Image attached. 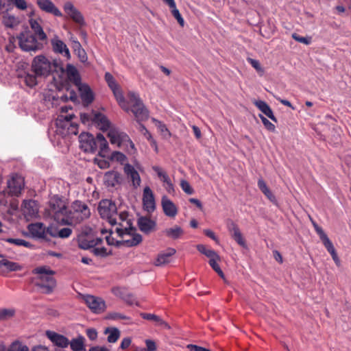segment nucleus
I'll list each match as a JSON object with an SVG mask.
<instances>
[{"label": "nucleus", "instance_id": "obj_62", "mask_svg": "<svg viewBox=\"0 0 351 351\" xmlns=\"http://www.w3.org/2000/svg\"><path fill=\"white\" fill-rule=\"evenodd\" d=\"M145 344L147 348H143L141 351H155L157 348L156 343L153 340L146 339Z\"/></svg>", "mask_w": 351, "mask_h": 351}, {"label": "nucleus", "instance_id": "obj_57", "mask_svg": "<svg viewBox=\"0 0 351 351\" xmlns=\"http://www.w3.org/2000/svg\"><path fill=\"white\" fill-rule=\"evenodd\" d=\"M182 189L188 195H192L194 193L193 189L191 186L189 182L186 180H182L180 182Z\"/></svg>", "mask_w": 351, "mask_h": 351}, {"label": "nucleus", "instance_id": "obj_9", "mask_svg": "<svg viewBox=\"0 0 351 351\" xmlns=\"http://www.w3.org/2000/svg\"><path fill=\"white\" fill-rule=\"evenodd\" d=\"M97 210L102 219L110 217V215L117 213V207L115 203L108 199H101L99 203Z\"/></svg>", "mask_w": 351, "mask_h": 351}, {"label": "nucleus", "instance_id": "obj_54", "mask_svg": "<svg viewBox=\"0 0 351 351\" xmlns=\"http://www.w3.org/2000/svg\"><path fill=\"white\" fill-rule=\"evenodd\" d=\"M107 318L109 319H112V320H117V319L129 320V319H130V317H128L123 314H121L120 313H117V312H112V313H108Z\"/></svg>", "mask_w": 351, "mask_h": 351}, {"label": "nucleus", "instance_id": "obj_31", "mask_svg": "<svg viewBox=\"0 0 351 351\" xmlns=\"http://www.w3.org/2000/svg\"><path fill=\"white\" fill-rule=\"evenodd\" d=\"M34 32L33 34L37 38V40L43 43H46L47 37L46 34L44 32L43 27L40 23H29Z\"/></svg>", "mask_w": 351, "mask_h": 351}, {"label": "nucleus", "instance_id": "obj_40", "mask_svg": "<svg viewBox=\"0 0 351 351\" xmlns=\"http://www.w3.org/2000/svg\"><path fill=\"white\" fill-rule=\"evenodd\" d=\"M197 250L201 254L205 255L206 256H207L210 259L213 258L215 257L217 258H219V255L217 254V253L215 250H210V249H207L206 247L204 245H202V244L197 245Z\"/></svg>", "mask_w": 351, "mask_h": 351}, {"label": "nucleus", "instance_id": "obj_2", "mask_svg": "<svg viewBox=\"0 0 351 351\" xmlns=\"http://www.w3.org/2000/svg\"><path fill=\"white\" fill-rule=\"evenodd\" d=\"M48 204L47 212L54 221L61 225L70 224L66 219L69 217V209L62 196L58 195L52 196Z\"/></svg>", "mask_w": 351, "mask_h": 351}, {"label": "nucleus", "instance_id": "obj_44", "mask_svg": "<svg viewBox=\"0 0 351 351\" xmlns=\"http://www.w3.org/2000/svg\"><path fill=\"white\" fill-rule=\"evenodd\" d=\"M108 158L112 161H117V162L121 163V165H123V162L125 160H127L126 156L124 154H123L122 152H119V151H114V152H112L108 156Z\"/></svg>", "mask_w": 351, "mask_h": 351}, {"label": "nucleus", "instance_id": "obj_14", "mask_svg": "<svg viewBox=\"0 0 351 351\" xmlns=\"http://www.w3.org/2000/svg\"><path fill=\"white\" fill-rule=\"evenodd\" d=\"M46 335L55 346L60 348H66L69 345V340L62 335L53 331L47 330L46 332Z\"/></svg>", "mask_w": 351, "mask_h": 351}, {"label": "nucleus", "instance_id": "obj_26", "mask_svg": "<svg viewBox=\"0 0 351 351\" xmlns=\"http://www.w3.org/2000/svg\"><path fill=\"white\" fill-rule=\"evenodd\" d=\"M176 252V250L174 248H168L165 252L160 253L158 255L157 258L154 262V265L159 267L169 263L170 262L171 256L174 255Z\"/></svg>", "mask_w": 351, "mask_h": 351}, {"label": "nucleus", "instance_id": "obj_39", "mask_svg": "<svg viewBox=\"0 0 351 351\" xmlns=\"http://www.w3.org/2000/svg\"><path fill=\"white\" fill-rule=\"evenodd\" d=\"M36 74H29L24 72L23 74H19V77H24L25 84L29 87H34L37 84Z\"/></svg>", "mask_w": 351, "mask_h": 351}, {"label": "nucleus", "instance_id": "obj_6", "mask_svg": "<svg viewBox=\"0 0 351 351\" xmlns=\"http://www.w3.org/2000/svg\"><path fill=\"white\" fill-rule=\"evenodd\" d=\"M32 67L34 73L38 76H47L51 73V62L43 55L34 58Z\"/></svg>", "mask_w": 351, "mask_h": 351}, {"label": "nucleus", "instance_id": "obj_60", "mask_svg": "<svg viewBox=\"0 0 351 351\" xmlns=\"http://www.w3.org/2000/svg\"><path fill=\"white\" fill-rule=\"evenodd\" d=\"M322 243L331 256L337 252L332 243L329 239V238L324 241Z\"/></svg>", "mask_w": 351, "mask_h": 351}, {"label": "nucleus", "instance_id": "obj_27", "mask_svg": "<svg viewBox=\"0 0 351 351\" xmlns=\"http://www.w3.org/2000/svg\"><path fill=\"white\" fill-rule=\"evenodd\" d=\"M254 104L271 120L276 123L278 122L271 107L265 101L257 100L254 102Z\"/></svg>", "mask_w": 351, "mask_h": 351}, {"label": "nucleus", "instance_id": "obj_52", "mask_svg": "<svg viewBox=\"0 0 351 351\" xmlns=\"http://www.w3.org/2000/svg\"><path fill=\"white\" fill-rule=\"evenodd\" d=\"M259 117L261 119L263 124L267 130L270 132H275L276 127L272 123H271L266 117H265L262 114H259Z\"/></svg>", "mask_w": 351, "mask_h": 351}, {"label": "nucleus", "instance_id": "obj_43", "mask_svg": "<svg viewBox=\"0 0 351 351\" xmlns=\"http://www.w3.org/2000/svg\"><path fill=\"white\" fill-rule=\"evenodd\" d=\"M152 121L155 123L156 126L165 138H169L171 136V134L164 123L155 118H152Z\"/></svg>", "mask_w": 351, "mask_h": 351}, {"label": "nucleus", "instance_id": "obj_45", "mask_svg": "<svg viewBox=\"0 0 351 351\" xmlns=\"http://www.w3.org/2000/svg\"><path fill=\"white\" fill-rule=\"evenodd\" d=\"M108 137L110 139V141L112 144H117L119 146V139L118 138L119 135V129L116 128H112L108 130Z\"/></svg>", "mask_w": 351, "mask_h": 351}, {"label": "nucleus", "instance_id": "obj_29", "mask_svg": "<svg viewBox=\"0 0 351 351\" xmlns=\"http://www.w3.org/2000/svg\"><path fill=\"white\" fill-rule=\"evenodd\" d=\"M51 45L54 52L59 53H62L64 52L65 56L67 58V59L71 58L69 50L63 41L56 38L52 39Z\"/></svg>", "mask_w": 351, "mask_h": 351}, {"label": "nucleus", "instance_id": "obj_15", "mask_svg": "<svg viewBox=\"0 0 351 351\" xmlns=\"http://www.w3.org/2000/svg\"><path fill=\"white\" fill-rule=\"evenodd\" d=\"M27 229L33 237L42 239L46 241H50V239H49L45 234L46 228L44 226L43 223L29 224Z\"/></svg>", "mask_w": 351, "mask_h": 351}, {"label": "nucleus", "instance_id": "obj_25", "mask_svg": "<svg viewBox=\"0 0 351 351\" xmlns=\"http://www.w3.org/2000/svg\"><path fill=\"white\" fill-rule=\"evenodd\" d=\"M38 7L43 11L54 16H61L60 11L55 6L51 0H37Z\"/></svg>", "mask_w": 351, "mask_h": 351}, {"label": "nucleus", "instance_id": "obj_21", "mask_svg": "<svg viewBox=\"0 0 351 351\" xmlns=\"http://www.w3.org/2000/svg\"><path fill=\"white\" fill-rule=\"evenodd\" d=\"M92 122L97 125L103 132L108 131L110 129V121L107 117L101 112H95L93 117Z\"/></svg>", "mask_w": 351, "mask_h": 351}, {"label": "nucleus", "instance_id": "obj_36", "mask_svg": "<svg viewBox=\"0 0 351 351\" xmlns=\"http://www.w3.org/2000/svg\"><path fill=\"white\" fill-rule=\"evenodd\" d=\"M73 48L75 53L79 57L80 61L82 62H85L88 59L87 55L84 49L82 47V45L80 43V42L74 41L73 43Z\"/></svg>", "mask_w": 351, "mask_h": 351}, {"label": "nucleus", "instance_id": "obj_4", "mask_svg": "<svg viewBox=\"0 0 351 351\" xmlns=\"http://www.w3.org/2000/svg\"><path fill=\"white\" fill-rule=\"evenodd\" d=\"M129 101L132 104L131 111L134 114L136 121L141 122L149 117V111L144 106L139 95L134 92L130 91L128 94Z\"/></svg>", "mask_w": 351, "mask_h": 351}, {"label": "nucleus", "instance_id": "obj_38", "mask_svg": "<svg viewBox=\"0 0 351 351\" xmlns=\"http://www.w3.org/2000/svg\"><path fill=\"white\" fill-rule=\"evenodd\" d=\"M113 93V95L119 104V105L122 108H124L125 106V99L123 96V91L121 88H120L119 85L114 88V89L111 90Z\"/></svg>", "mask_w": 351, "mask_h": 351}, {"label": "nucleus", "instance_id": "obj_56", "mask_svg": "<svg viewBox=\"0 0 351 351\" xmlns=\"http://www.w3.org/2000/svg\"><path fill=\"white\" fill-rule=\"evenodd\" d=\"M62 88L65 89L66 91H69V100L73 102H76L77 101V97L76 93L74 90L70 89V85L69 84H62Z\"/></svg>", "mask_w": 351, "mask_h": 351}, {"label": "nucleus", "instance_id": "obj_37", "mask_svg": "<svg viewBox=\"0 0 351 351\" xmlns=\"http://www.w3.org/2000/svg\"><path fill=\"white\" fill-rule=\"evenodd\" d=\"M141 317L144 319L154 321L160 326H165L166 327L169 328L168 324L166 322H165L164 320H162L160 318V317H159L156 315L152 314V313H141Z\"/></svg>", "mask_w": 351, "mask_h": 351}, {"label": "nucleus", "instance_id": "obj_64", "mask_svg": "<svg viewBox=\"0 0 351 351\" xmlns=\"http://www.w3.org/2000/svg\"><path fill=\"white\" fill-rule=\"evenodd\" d=\"M186 347L190 351H210V350H208L207 348H203V347H201V346H199L197 345H194V344H189V345H187Z\"/></svg>", "mask_w": 351, "mask_h": 351}, {"label": "nucleus", "instance_id": "obj_22", "mask_svg": "<svg viewBox=\"0 0 351 351\" xmlns=\"http://www.w3.org/2000/svg\"><path fill=\"white\" fill-rule=\"evenodd\" d=\"M69 81L71 82L76 86L80 85L82 79L80 74L76 67L71 64H67L65 71Z\"/></svg>", "mask_w": 351, "mask_h": 351}, {"label": "nucleus", "instance_id": "obj_47", "mask_svg": "<svg viewBox=\"0 0 351 351\" xmlns=\"http://www.w3.org/2000/svg\"><path fill=\"white\" fill-rule=\"evenodd\" d=\"M51 62V73L53 72H60V73H64L65 69L63 67V62L62 61L58 58V59H53Z\"/></svg>", "mask_w": 351, "mask_h": 351}, {"label": "nucleus", "instance_id": "obj_33", "mask_svg": "<svg viewBox=\"0 0 351 351\" xmlns=\"http://www.w3.org/2000/svg\"><path fill=\"white\" fill-rule=\"evenodd\" d=\"M165 232L167 237L176 240L182 236L184 230L181 227L175 226L173 228L166 229Z\"/></svg>", "mask_w": 351, "mask_h": 351}, {"label": "nucleus", "instance_id": "obj_53", "mask_svg": "<svg viewBox=\"0 0 351 351\" xmlns=\"http://www.w3.org/2000/svg\"><path fill=\"white\" fill-rule=\"evenodd\" d=\"M291 36H292L293 39H294L295 40H296L299 43L305 44L306 45L311 44V37H303L296 33L292 34Z\"/></svg>", "mask_w": 351, "mask_h": 351}, {"label": "nucleus", "instance_id": "obj_32", "mask_svg": "<svg viewBox=\"0 0 351 351\" xmlns=\"http://www.w3.org/2000/svg\"><path fill=\"white\" fill-rule=\"evenodd\" d=\"M85 339L83 336L79 335L77 338L69 341L71 349L73 351H86L84 347Z\"/></svg>", "mask_w": 351, "mask_h": 351}, {"label": "nucleus", "instance_id": "obj_59", "mask_svg": "<svg viewBox=\"0 0 351 351\" xmlns=\"http://www.w3.org/2000/svg\"><path fill=\"white\" fill-rule=\"evenodd\" d=\"M8 1L19 10H24L27 8L25 0H8Z\"/></svg>", "mask_w": 351, "mask_h": 351}, {"label": "nucleus", "instance_id": "obj_24", "mask_svg": "<svg viewBox=\"0 0 351 351\" xmlns=\"http://www.w3.org/2000/svg\"><path fill=\"white\" fill-rule=\"evenodd\" d=\"M112 292L114 295L121 298L129 305H132L135 302V298L134 295L129 293L125 288L114 287L112 289Z\"/></svg>", "mask_w": 351, "mask_h": 351}, {"label": "nucleus", "instance_id": "obj_7", "mask_svg": "<svg viewBox=\"0 0 351 351\" xmlns=\"http://www.w3.org/2000/svg\"><path fill=\"white\" fill-rule=\"evenodd\" d=\"M80 148L85 153L95 154L97 151V136L89 132H82L79 135Z\"/></svg>", "mask_w": 351, "mask_h": 351}, {"label": "nucleus", "instance_id": "obj_20", "mask_svg": "<svg viewBox=\"0 0 351 351\" xmlns=\"http://www.w3.org/2000/svg\"><path fill=\"white\" fill-rule=\"evenodd\" d=\"M97 149L99 148L98 156L101 158H108L110 148L108 141L101 133L97 134Z\"/></svg>", "mask_w": 351, "mask_h": 351}, {"label": "nucleus", "instance_id": "obj_34", "mask_svg": "<svg viewBox=\"0 0 351 351\" xmlns=\"http://www.w3.org/2000/svg\"><path fill=\"white\" fill-rule=\"evenodd\" d=\"M152 169L154 172L156 173L157 176L161 180V181L165 183L168 186H172V182L169 176L165 171L162 170L161 167L158 166H152Z\"/></svg>", "mask_w": 351, "mask_h": 351}, {"label": "nucleus", "instance_id": "obj_63", "mask_svg": "<svg viewBox=\"0 0 351 351\" xmlns=\"http://www.w3.org/2000/svg\"><path fill=\"white\" fill-rule=\"evenodd\" d=\"M86 333L88 339L91 341H94L97 338V331L93 328H88Z\"/></svg>", "mask_w": 351, "mask_h": 351}, {"label": "nucleus", "instance_id": "obj_50", "mask_svg": "<svg viewBox=\"0 0 351 351\" xmlns=\"http://www.w3.org/2000/svg\"><path fill=\"white\" fill-rule=\"evenodd\" d=\"M8 351H29L27 346L23 345L19 341L13 342Z\"/></svg>", "mask_w": 351, "mask_h": 351}, {"label": "nucleus", "instance_id": "obj_12", "mask_svg": "<svg viewBox=\"0 0 351 351\" xmlns=\"http://www.w3.org/2000/svg\"><path fill=\"white\" fill-rule=\"evenodd\" d=\"M139 230L145 234H149L156 229V222L149 217L141 216L137 219Z\"/></svg>", "mask_w": 351, "mask_h": 351}, {"label": "nucleus", "instance_id": "obj_10", "mask_svg": "<svg viewBox=\"0 0 351 351\" xmlns=\"http://www.w3.org/2000/svg\"><path fill=\"white\" fill-rule=\"evenodd\" d=\"M84 301L87 306L95 313H101L106 309L105 301L101 298L86 295L84 296Z\"/></svg>", "mask_w": 351, "mask_h": 351}, {"label": "nucleus", "instance_id": "obj_42", "mask_svg": "<svg viewBox=\"0 0 351 351\" xmlns=\"http://www.w3.org/2000/svg\"><path fill=\"white\" fill-rule=\"evenodd\" d=\"M132 238L131 239L123 240V244L125 246L131 247L134 246H136L140 244L143 241L142 236L138 233H135L133 235H131Z\"/></svg>", "mask_w": 351, "mask_h": 351}, {"label": "nucleus", "instance_id": "obj_55", "mask_svg": "<svg viewBox=\"0 0 351 351\" xmlns=\"http://www.w3.org/2000/svg\"><path fill=\"white\" fill-rule=\"evenodd\" d=\"M73 232V230L70 228H63L59 230L58 232V237L61 239H66L69 238Z\"/></svg>", "mask_w": 351, "mask_h": 351}, {"label": "nucleus", "instance_id": "obj_41", "mask_svg": "<svg viewBox=\"0 0 351 351\" xmlns=\"http://www.w3.org/2000/svg\"><path fill=\"white\" fill-rule=\"evenodd\" d=\"M78 247L83 250L93 249L92 239H88L86 236H80L77 239Z\"/></svg>", "mask_w": 351, "mask_h": 351}, {"label": "nucleus", "instance_id": "obj_5", "mask_svg": "<svg viewBox=\"0 0 351 351\" xmlns=\"http://www.w3.org/2000/svg\"><path fill=\"white\" fill-rule=\"evenodd\" d=\"M71 208L73 211L69 210V216L71 215L72 218L75 219L76 223H81L90 216L89 207L86 203L80 200H75L71 204Z\"/></svg>", "mask_w": 351, "mask_h": 351}, {"label": "nucleus", "instance_id": "obj_61", "mask_svg": "<svg viewBox=\"0 0 351 351\" xmlns=\"http://www.w3.org/2000/svg\"><path fill=\"white\" fill-rule=\"evenodd\" d=\"M118 138L119 139V146H121L122 144L128 143L130 140V138L125 132H121L119 130Z\"/></svg>", "mask_w": 351, "mask_h": 351}, {"label": "nucleus", "instance_id": "obj_30", "mask_svg": "<svg viewBox=\"0 0 351 351\" xmlns=\"http://www.w3.org/2000/svg\"><path fill=\"white\" fill-rule=\"evenodd\" d=\"M3 267H5L7 271H16L21 269V266L19 263L7 259L0 261V274H3L5 271Z\"/></svg>", "mask_w": 351, "mask_h": 351}, {"label": "nucleus", "instance_id": "obj_3", "mask_svg": "<svg viewBox=\"0 0 351 351\" xmlns=\"http://www.w3.org/2000/svg\"><path fill=\"white\" fill-rule=\"evenodd\" d=\"M21 32L17 39L19 40V45L21 49L25 51H36L43 47V43L39 42L34 36L33 33L27 29Z\"/></svg>", "mask_w": 351, "mask_h": 351}, {"label": "nucleus", "instance_id": "obj_17", "mask_svg": "<svg viewBox=\"0 0 351 351\" xmlns=\"http://www.w3.org/2000/svg\"><path fill=\"white\" fill-rule=\"evenodd\" d=\"M161 205L165 215L169 217H174L178 214V208L176 204L166 195L161 199Z\"/></svg>", "mask_w": 351, "mask_h": 351}, {"label": "nucleus", "instance_id": "obj_8", "mask_svg": "<svg viewBox=\"0 0 351 351\" xmlns=\"http://www.w3.org/2000/svg\"><path fill=\"white\" fill-rule=\"evenodd\" d=\"M24 186V179L20 175L14 174L10 180L8 181V188L9 191H3L1 193L5 195L8 193L10 196L18 197Z\"/></svg>", "mask_w": 351, "mask_h": 351}, {"label": "nucleus", "instance_id": "obj_48", "mask_svg": "<svg viewBox=\"0 0 351 351\" xmlns=\"http://www.w3.org/2000/svg\"><path fill=\"white\" fill-rule=\"evenodd\" d=\"M91 252L95 255L96 256H99L101 258H105L108 256H110L112 254V251L109 250L107 251V249L104 247H94Z\"/></svg>", "mask_w": 351, "mask_h": 351}, {"label": "nucleus", "instance_id": "obj_16", "mask_svg": "<svg viewBox=\"0 0 351 351\" xmlns=\"http://www.w3.org/2000/svg\"><path fill=\"white\" fill-rule=\"evenodd\" d=\"M123 171L126 176L131 179L134 188L138 187L141 180L140 175L135 168L132 165L126 163L124 165Z\"/></svg>", "mask_w": 351, "mask_h": 351}, {"label": "nucleus", "instance_id": "obj_46", "mask_svg": "<svg viewBox=\"0 0 351 351\" xmlns=\"http://www.w3.org/2000/svg\"><path fill=\"white\" fill-rule=\"evenodd\" d=\"M23 204L24 208L27 210L28 214L34 215L37 213L36 201L32 199L24 200Z\"/></svg>", "mask_w": 351, "mask_h": 351}, {"label": "nucleus", "instance_id": "obj_28", "mask_svg": "<svg viewBox=\"0 0 351 351\" xmlns=\"http://www.w3.org/2000/svg\"><path fill=\"white\" fill-rule=\"evenodd\" d=\"M255 26L258 27L261 36L267 38H270L276 29L274 23H256Z\"/></svg>", "mask_w": 351, "mask_h": 351}, {"label": "nucleus", "instance_id": "obj_19", "mask_svg": "<svg viewBox=\"0 0 351 351\" xmlns=\"http://www.w3.org/2000/svg\"><path fill=\"white\" fill-rule=\"evenodd\" d=\"M104 183L107 186L114 187L117 184L122 182V177L119 172L116 171H109L105 173Z\"/></svg>", "mask_w": 351, "mask_h": 351}, {"label": "nucleus", "instance_id": "obj_51", "mask_svg": "<svg viewBox=\"0 0 351 351\" xmlns=\"http://www.w3.org/2000/svg\"><path fill=\"white\" fill-rule=\"evenodd\" d=\"M104 78L108 84V86L111 90L114 89L115 87L119 86V84L117 83L115 79L114 78L113 75L111 73L106 72L105 73Z\"/></svg>", "mask_w": 351, "mask_h": 351}, {"label": "nucleus", "instance_id": "obj_1", "mask_svg": "<svg viewBox=\"0 0 351 351\" xmlns=\"http://www.w3.org/2000/svg\"><path fill=\"white\" fill-rule=\"evenodd\" d=\"M32 273L36 275L35 286L43 289V293L50 294L56 286V280L53 277L55 271L47 266L37 267L32 269Z\"/></svg>", "mask_w": 351, "mask_h": 351}, {"label": "nucleus", "instance_id": "obj_35", "mask_svg": "<svg viewBox=\"0 0 351 351\" xmlns=\"http://www.w3.org/2000/svg\"><path fill=\"white\" fill-rule=\"evenodd\" d=\"M104 334H109L107 338L109 343H115L120 337L119 330L114 327L106 328L104 330Z\"/></svg>", "mask_w": 351, "mask_h": 351}, {"label": "nucleus", "instance_id": "obj_58", "mask_svg": "<svg viewBox=\"0 0 351 351\" xmlns=\"http://www.w3.org/2000/svg\"><path fill=\"white\" fill-rule=\"evenodd\" d=\"M59 230L58 227L50 225L46 228L45 234H49L52 237L58 238Z\"/></svg>", "mask_w": 351, "mask_h": 351}, {"label": "nucleus", "instance_id": "obj_13", "mask_svg": "<svg viewBox=\"0 0 351 351\" xmlns=\"http://www.w3.org/2000/svg\"><path fill=\"white\" fill-rule=\"evenodd\" d=\"M77 87L80 92L83 105L88 106L92 104L94 101L95 95L90 86L86 84H81Z\"/></svg>", "mask_w": 351, "mask_h": 351}, {"label": "nucleus", "instance_id": "obj_18", "mask_svg": "<svg viewBox=\"0 0 351 351\" xmlns=\"http://www.w3.org/2000/svg\"><path fill=\"white\" fill-rule=\"evenodd\" d=\"M64 10L69 17L73 22H84V17L82 13L74 6V5L67 1L64 5Z\"/></svg>", "mask_w": 351, "mask_h": 351}, {"label": "nucleus", "instance_id": "obj_23", "mask_svg": "<svg viewBox=\"0 0 351 351\" xmlns=\"http://www.w3.org/2000/svg\"><path fill=\"white\" fill-rule=\"evenodd\" d=\"M228 230L232 234V239L241 247L247 248V244L245 239L243 238L242 233L239 226L234 222L228 226Z\"/></svg>", "mask_w": 351, "mask_h": 351}, {"label": "nucleus", "instance_id": "obj_49", "mask_svg": "<svg viewBox=\"0 0 351 351\" xmlns=\"http://www.w3.org/2000/svg\"><path fill=\"white\" fill-rule=\"evenodd\" d=\"M15 314V310L13 308L0 309V321L8 320L12 317Z\"/></svg>", "mask_w": 351, "mask_h": 351}, {"label": "nucleus", "instance_id": "obj_11", "mask_svg": "<svg viewBox=\"0 0 351 351\" xmlns=\"http://www.w3.org/2000/svg\"><path fill=\"white\" fill-rule=\"evenodd\" d=\"M143 209L151 213L156 209V203L154 193L149 186L145 187L143 194Z\"/></svg>", "mask_w": 351, "mask_h": 351}]
</instances>
